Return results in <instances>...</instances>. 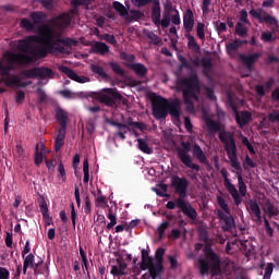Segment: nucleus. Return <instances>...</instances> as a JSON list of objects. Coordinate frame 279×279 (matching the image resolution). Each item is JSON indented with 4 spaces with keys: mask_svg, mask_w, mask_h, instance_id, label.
I'll list each match as a JSON object with an SVG mask.
<instances>
[{
    "mask_svg": "<svg viewBox=\"0 0 279 279\" xmlns=\"http://www.w3.org/2000/svg\"><path fill=\"white\" fill-rule=\"evenodd\" d=\"M7 62V65L3 64V62H0V75L2 77L0 84L1 82H3L5 86H15L16 88H26V86H29V84H32V82H22L19 75L10 76L11 71H16V69H21L22 66L32 64V59L29 56L23 53L8 52Z\"/></svg>",
    "mask_w": 279,
    "mask_h": 279,
    "instance_id": "1",
    "label": "nucleus"
},
{
    "mask_svg": "<svg viewBox=\"0 0 279 279\" xmlns=\"http://www.w3.org/2000/svg\"><path fill=\"white\" fill-rule=\"evenodd\" d=\"M205 258H198V272L201 276H208L210 271L213 278L223 276L228 272V263L221 264V257L210 246L204 248Z\"/></svg>",
    "mask_w": 279,
    "mask_h": 279,
    "instance_id": "2",
    "label": "nucleus"
},
{
    "mask_svg": "<svg viewBox=\"0 0 279 279\" xmlns=\"http://www.w3.org/2000/svg\"><path fill=\"white\" fill-rule=\"evenodd\" d=\"M180 84L183 93V100L186 106L187 112H195L194 101H199V95L202 93V86L199 85V76L197 72L193 71L189 77L180 80Z\"/></svg>",
    "mask_w": 279,
    "mask_h": 279,
    "instance_id": "3",
    "label": "nucleus"
},
{
    "mask_svg": "<svg viewBox=\"0 0 279 279\" xmlns=\"http://www.w3.org/2000/svg\"><path fill=\"white\" fill-rule=\"evenodd\" d=\"M34 43H36V36L32 35L24 39L17 40V50L20 52H13V53H23L24 56H28V58L32 59V62L34 60H41L43 58H47V48H43V46H34Z\"/></svg>",
    "mask_w": 279,
    "mask_h": 279,
    "instance_id": "4",
    "label": "nucleus"
},
{
    "mask_svg": "<svg viewBox=\"0 0 279 279\" xmlns=\"http://www.w3.org/2000/svg\"><path fill=\"white\" fill-rule=\"evenodd\" d=\"M219 141L225 145V151L231 162L232 169L241 171V162H239V148L236 147V140L234 133L221 131L218 135Z\"/></svg>",
    "mask_w": 279,
    "mask_h": 279,
    "instance_id": "5",
    "label": "nucleus"
},
{
    "mask_svg": "<svg viewBox=\"0 0 279 279\" xmlns=\"http://www.w3.org/2000/svg\"><path fill=\"white\" fill-rule=\"evenodd\" d=\"M248 14L259 21V23H266V25L270 26V32H263L262 33V40L264 43H271L274 40V34L278 32V19L276 16L263 11V9H252Z\"/></svg>",
    "mask_w": 279,
    "mask_h": 279,
    "instance_id": "6",
    "label": "nucleus"
},
{
    "mask_svg": "<svg viewBox=\"0 0 279 279\" xmlns=\"http://www.w3.org/2000/svg\"><path fill=\"white\" fill-rule=\"evenodd\" d=\"M94 99L100 101L108 108H114L117 101H123V95L117 90V88H102L100 92L94 94Z\"/></svg>",
    "mask_w": 279,
    "mask_h": 279,
    "instance_id": "7",
    "label": "nucleus"
},
{
    "mask_svg": "<svg viewBox=\"0 0 279 279\" xmlns=\"http://www.w3.org/2000/svg\"><path fill=\"white\" fill-rule=\"evenodd\" d=\"M148 99L151 102L153 117H155L157 121L167 119L169 100L162 96L156 95V93L150 94Z\"/></svg>",
    "mask_w": 279,
    "mask_h": 279,
    "instance_id": "8",
    "label": "nucleus"
},
{
    "mask_svg": "<svg viewBox=\"0 0 279 279\" xmlns=\"http://www.w3.org/2000/svg\"><path fill=\"white\" fill-rule=\"evenodd\" d=\"M181 147L177 148V156L178 158H180L181 162H183V165H185V167H187L189 169L199 171V165L193 163L191 155H189V151H191V142H182Z\"/></svg>",
    "mask_w": 279,
    "mask_h": 279,
    "instance_id": "9",
    "label": "nucleus"
},
{
    "mask_svg": "<svg viewBox=\"0 0 279 279\" xmlns=\"http://www.w3.org/2000/svg\"><path fill=\"white\" fill-rule=\"evenodd\" d=\"M53 48H47V54L52 53V51H58V53H66V48L64 47H77L78 41L76 39L66 37H60V34L57 35V38L52 40ZM64 45V46H61Z\"/></svg>",
    "mask_w": 279,
    "mask_h": 279,
    "instance_id": "10",
    "label": "nucleus"
},
{
    "mask_svg": "<svg viewBox=\"0 0 279 279\" xmlns=\"http://www.w3.org/2000/svg\"><path fill=\"white\" fill-rule=\"evenodd\" d=\"M22 75H24V77H27V80H36V77H38L39 80H47V77L53 80V70L46 66L33 68L29 70H24L22 72Z\"/></svg>",
    "mask_w": 279,
    "mask_h": 279,
    "instance_id": "11",
    "label": "nucleus"
},
{
    "mask_svg": "<svg viewBox=\"0 0 279 279\" xmlns=\"http://www.w3.org/2000/svg\"><path fill=\"white\" fill-rule=\"evenodd\" d=\"M220 173L225 180V187L230 193L235 206H241L243 199L239 195V190H236V186H234V184L230 182V179L228 178V170H226V168H222Z\"/></svg>",
    "mask_w": 279,
    "mask_h": 279,
    "instance_id": "12",
    "label": "nucleus"
},
{
    "mask_svg": "<svg viewBox=\"0 0 279 279\" xmlns=\"http://www.w3.org/2000/svg\"><path fill=\"white\" fill-rule=\"evenodd\" d=\"M171 186L179 195V199L186 197V190L189 189V180H186V178H180L178 175L172 177Z\"/></svg>",
    "mask_w": 279,
    "mask_h": 279,
    "instance_id": "13",
    "label": "nucleus"
},
{
    "mask_svg": "<svg viewBox=\"0 0 279 279\" xmlns=\"http://www.w3.org/2000/svg\"><path fill=\"white\" fill-rule=\"evenodd\" d=\"M177 206L191 221H197V210L191 204L182 198H177Z\"/></svg>",
    "mask_w": 279,
    "mask_h": 279,
    "instance_id": "14",
    "label": "nucleus"
},
{
    "mask_svg": "<svg viewBox=\"0 0 279 279\" xmlns=\"http://www.w3.org/2000/svg\"><path fill=\"white\" fill-rule=\"evenodd\" d=\"M59 71H61V73H64V75H66L70 80H73V82H77L78 84H86L87 82H90V77L80 76L69 66L60 65Z\"/></svg>",
    "mask_w": 279,
    "mask_h": 279,
    "instance_id": "15",
    "label": "nucleus"
},
{
    "mask_svg": "<svg viewBox=\"0 0 279 279\" xmlns=\"http://www.w3.org/2000/svg\"><path fill=\"white\" fill-rule=\"evenodd\" d=\"M183 27L186 34H191L193 32V27H195V14L191 9H186L183 13Z\"/></svg>",
    "mask_w": 279,
    "mask_h": 279,
    "instance_id": "16",
    "label": "nucleus"
},
{
    "mask_svg": "<svg viewBox=\"0 0 279 279\" xmlns=\"http://www.w3.org/2000/svg\"><path fill=\"white\" fill-rule=\"evenodd\" d=\"M56 120L58 121L60 128L59 130H65L69 128V112L66 110L58 107L56 109Z\"/></svg>",
    "mask_w": 279,
    "mask_h": 279,
    "instance_id": "17",
    "label": "nucleus"
},
{
    "mask_svg": "<svg viewBox=\"0 0 279 279\" xmlns=\"http://www.w3.org/2000/svg\"><path fill=\"white\" fill-rule=\"evenodd\" d=\"M182 104L180 102V99L175 98L171 102H168V114L170 113V117L173 119H180L182 114Z\"/></svg>",
    "mask_w": 279,
    "mask_h": 279,
    "instance_id": "18",
    "label": "nucleus"
},
{
    "mask_svg": "<svg viewBox=\"0 0 279 279\" xmlns=\"http://www.w3.org/2000/svg\"><path fill=\"white\" fill-rule=\"evenodd\" d=\"M53 25L57 29H66L71 25V14L62 13L53 20Z\"/></svg>",
    "mask_w": 279,
    "mask_h": 279,
    "instance_id": "19",
    "label": "nucleus"
},
{
    "mask_svg": "<svg viewBox=\"0 0 279 279\" xmlns=\"http://www.w3.org/2000/svg\"><path fill=\"white\" fill-rule=\"evenodd\" d=\"M263 53L255 52L252 54H240V60H242L243 64H245L246 69L252 70L254 64L258 61V58H262Z\"/></svg>",
    "mask_w": 279,
    "mask_h": 279,
    "instance_id": "20",
    "label": "nucleus"
},
{
    "mask_svg": "<svg viewBox=\"0 0 279 279\" xmlns=\"http://www.w3.org/2000/svg\"><path fill=\"white\" fill-rule=\"evenodd\" d=\"M161 9H160V1L155 0L151 7V21L156 27H160L161 24Z\"/></svg>",
    "mask_w": 279,
    "mask_h": 279,
    "instance_id": "21",
    "label": "nucleus"
},
{
    "mask_svg": "<svg viewBox=\"0 0 279 279\" xmlns=\"http://www.w3.org/2000/svg\"><path fill=\"white\" fill-rule=\"evenodd\" d=\"M128 69H131L137 75V77H147V66L143 63H129L126 64Z\"/></svg>",
    "mask_w": 279,
    "mask_h": 279,
    "instance_id": "22",
    "label": "nucleus"
},
{
    "mask_svg": "<svg viewBox=\"0 0 279 279\" xmlns=\"http://www.w3.org/2000/svg\"><path fill=\"white\" fill-rule=\"evenodd\" d=\"M205 125L208 132H210L211 134H217V132L221 134V132H226V130H221V122L213 120L210 118L205 119Z\"/></svg>",
    "mask_w": 279,
    "mask_h": 279,
    "instance_id": "23",
    "label": "nucleus"
},
{
    "mask_svg": "<svg viewBox=\"0 0 279 279\" xmlns=\"http://www.w3.org/2000/svg\"><path fill=\"white\" fill-rule=\"evenodd\" d=\"M235 121L240 128H245L252 121V113L250 111L235 112Z\"/></svg>",
    "mask_w": 279,
    "mask_h": 279,
    "instance_id": "24",
    "label": "nucleus"
},
{
    "mask_svg": "<svg viewBox=\"0 0 279 279\" xmlns=\"http://www.w3.org/2000/svg\"><path fill=\"white\" fill-rule=\"evenodd\" d=\"M192 154L194 158H196V160H198V162H201L202 165H206V162H208V158L206 157V154L202 149V146H199L196 143L193 145Z\"/></svg>",
    "mask_w": 279,
    "mask_h": 279,
    "instance_id": "25",
    "label": "nucleus"
},
{
    "mask_svg": "<svg viewBox=\"0 0 279 279\" xmlns=\"http://www.w3.org/2000/svg\"><path fill=\"white\" fill-rule=\"evenodd\" d=\"M110 52V47L102 41H95L92 46V53H98L99 56H106Z\"/></svg>",
    "mask_w": 279,
    "mask_h": 279,
    "instance_id": "26",
    "label": "nucleus"
},
{
    "mask_svg": "<svg viewBox=\"0 0 279 279\" xmlns=\"http://www.w3.org/2000/svg\"><path fill=\"white\" fill-rule=\"evenodd\" d=\"M66 138V130L59 129L54 140V151H59L64 147V140Z\"/></svg>",
    "mask_w": 279,
    "mask_h": 279,
    "instance_id": "27",
    "label": "nucleus"
},
{
    "mask_svg": "<svg viewBox=\"0 0 279 279\" xmlns=\"http://www.w3.org/2000/svg\"><path fill=\"white\" fill-rule=\"evenodd\" d=\"M89 69L92 73H94L95 75H98V77H101V80H110V75L106 72L104 66L97 63H93L90 64Z\"/></svg>",
    "mask_w": 279,
    "mask_h": 279,
    "instance_id": "28",
    "label": "nucleus"
},
{
    "mask_svg": "<svg viewBox=\"0 0 279 279\" xmlns=\"http://www.w3.org/2000/svg\"><path fill=\"white\" fill-rule=\"evenodd\" d=\"M248 206H250L251 213L256 217L257 221L262 223L263 213L260 211V206H258V203L254 199H250Z\"/></svg>",
    "mask_w": 279,
    "mask_h": 279,
    "instance_id": "29",
    "label": "nucleus"
},
{
    "mask_svg": "<svg viewBox=\"0 0 279 279\" xmlns=\"http://www.w3.org/2000/svg\"><path fill=\"white\" fill-rule=\"evenodd\" d=\"M149 276L151 279L158 278L160 276L161 271H165V266L160 262H155L149 268Z\"/></svg>",
    "mask_w": 279,
    "mask_h": 279,
    "instance_id": "30",
    "label": "nucleus"
},
{
    "mask_svg": "<svg viewBox=\"0 0 279 279\" xmlns=\"http://www.w3.org/2000/svg\"><path fill=\"white\" fill-rule=\"evenodd\" d=\"M264 213L268 214V217H278V209L274 206L270 199H266L263 207Z\"/></svg>",
    "mask_w": 279,
    "mask_h": 279,
    "instance_id": "31",
    "label": "nucleus"
},
{
    "mask_svg": "<svg viewBox=\"0 0 279 279\" xmlns=\"http://www.w3.org/2000/svg\"><path fill=\"white\" fill-rule=\"evenodd\" d=\"M53 38H56V36L53 35V31L47 27L45 45L41 46V48L46 49V57H47V49H53V40H56Z\"/></svg>",
    "mask_w": 279,
    "mask_h": 279,
    "instance_id": "32",
    "label": "nucleus"
},
{
    "mask_svg": "<svg viewBox=\"0 0 279 279\" xmlns=\"http://www.w3.org/2000/svg\"><path fill=\"white\" fill-rule=\"evenodd\" d=\"M107 65L111 69L114 75H118L119 77H125V71L123 70L121 64H119V62L110 61L107 63Z\"/></svg>",
    "mask_w": 279,
    "mask_h": 279,
    "instance_id": "33",
    "label": "nucleus"
},
{
    "mask_svg": "<svg viewBox=\"0 0 279 279\" xmlns=\"http://www.w3.org/2000/svg\"><path fill=\"white\" fill-rule=\"evenodd\" d=\"M112 8L113 10H116V12H118L119 16H121L122 19H128V14L130 13L128 11V8H125V5H123V3L119 2V1H113L112 3Z\"/></svg>",
    "mask_w": 279,
    "mask_h": 279,
    "instance_id": "34",
    "label": "nucleus"
},
{
    "mask_svg": "<svg viewBox=\"0 0 279 279\" xmlns=\"http://www.w3.org/2000/svg\"><path fill=\"white\" fill-rule=\"evenodd\" d=\"M241 45H247V40H241V39H235L233 43H229L226 46L227 49V53L232 54L234 53V51L239 50V47H241Z\"/></svg>",
    "mask_w": 279,
    "mask_h": 279,
    "instance_id": "35",
    "label": "nucleus"
},
{
    "mask_svg": "<svg viewBox=\"0 0 279 279\" xmlns=\"http://www.w3.org/2000/svg\"><path fill=\"white\" fill-rule=\"evenodd\" d=\"M31 19L34 25H43L45 23V19H47V14L40 11H34L31 13Z\"/></svg>",
    "mask_w": 279,
    "mask_h": 279,
    "instance_id": "36",
    "label": "nucleus"
},
{
    "mask_svg": "<svg viewBox=\"0 0 279 279\" xmlns=\"http://www.w3.org/2000/svg\"><path fill=\"white\" fill-rule=\"evenodd\" d=\"M201 65L203 68V75L210 77V71H213V60L210 58L202 59Z\"/></svg>",
    "mask_w": 279,
    "mask_h": 279,
    "instance_id": "37",
    "label": "nucleus"
},
{
    "mask_svg": "<svg viewBox=\"0 0 279 279\" xmlns=\"http://www.w3.org/2000/svg\"><path fill=\"white\" fill-rule=\"evenodd\" d=\"M35 260V256L34 253H29L26 257L24 256V265H23V274L25 276V274H27V269H34V267L36 266L34 264Z\"/></svg>",
    "mask_w": 279,
    "mask_h": 279,
    "instance_id": "38",
    "label": "nucleus"
},
{
    "mask_svg": "<svg viewBox=\"0 0 279 279\" xmlns=\"http://www.w3.org/2000/svg\"><path fill=\"white\" fill-rule=\"evenodd\" d=\"M185 38H187L189 49H193L195 53H199V51H202V47L198 46L197 41L195 40V36L191 35V33H187Z\"/></svg>",
    "mask_w": 279,
    "mask_h": 279,
    "instance_id": "39",
    "label": "nucleus"
},
{
    "mask_svg": "<svg viewBox=\"0 0 279 279\" xmlns=\"http://www.w3.org/2000/svg\"><path fill=\"white\" fill-rule=\"evenodd\" d=\"M145 16V13H143L140 10H131L130 13L126 16V21L129 23H134L136 21H141Z\"/></svg>",
    "mask_w": 279,
    "mask_h": 279,
    "instance_id": "40",
    "label": "nucleus"
},
{
    "mask_svg": "<svg viewBox=\"0 0 279 279\" xmlns=\"http://www.w3.org/2000/svg\"><path fill=\"white\" fill-rule=\"evenodd\" d=\"M238 189L240 197H245L247 195V185L245 184V181H243V175L241 173H238Z\"/></svg>",
    "mask_w": 279,
    "mask_h": 279,
    "instance_id": "41",
    "label": "nucleus"
},
{
    "mask_svg": "<svg viewBox=\"0 0 279 279\" xmlns=\"http://www.w3.org/2000/svg\"><path fill=\"white\" fill-rule=\"evenodd\" d=\"M137 147L140 151H143V154H154V149L149 147V144L143 138H137Z\"/></svg>",
    "mask_w": 279,
    "mask_h": 279,
    "instance_id": "42",
    "label": "nucleus"
},
{
    "mask_svg": "<svg viewBox=\"0 0 279 279\" xmlns=\"http://www.w3.org/2000/svg\"><path fill=\"white\" fill-rule=\"evenodd\" d=\"M223 225H222V230L225 232H230V230H232V228H234V217L232 216H227L226 218L222 219Z\"/></svg>",
    "mask_w": 279,
    "mask_h": 279,
    "instance_id": "43",
    "label": "nucleus"
},
{
    "mask_svg": "<svg viewBox=\"0 0 279 279\" xmlns=\"http://www.w3.org/2000/svg\"><path fill=\"white\" fill-rule=\"evenodd\" d=\"M128 125L129 128H135V130H140V132L147 131V124H145L144 122H134L132 118L128 119Z\"/></svg>",
    "mask_w": 279,
    "mask_h": 279,
    "instance_id": "44",
    "label": "nucleus"
},
{
    "mask_svg": "<svg viewBox=\"0 0 279 279\" xmlns=\"http://www.w3.org/2000/svg\"><path fill=\"white\" fill-rule=\"evenodd\" d=\"M83 173H84L83 182L84 184H88V181L90 180V170L88 166V159H85L83 161Z\"/></svg>",
    "mask_w": 279,
    "mask_h": 279,
    "instance_id": "45",
    "label": "nucleus"
},
{
    "mask_svg": "<svg viewBox=\"0 0 279 279\" xmlns=\"http://www.w3.org/2000/svg\"><path fill=\"white\" fill-rule=\"evenodd\" d=\"M107 218L109 219V223L107 225V230H112L117 223V214L112 211V209H109V213L107 215Z\"/></svg>",
    "mask_w": 279,
    "mask_h": 279,
    "instance_id": "46",
    "label": "nucleus"
},
{
    "mask_svg": "<svg viewBox=\"0 0 279 279\" xmlns=\"http://www.w3.org/2000/svg\"><path fill=\"white\" fill-rule=\"evenodd\" d=\"M217 203L218 206H220L221 210L226 213L227 215H230V207L228 206V203H226V198L222 196H217Z\"/></svg>",
    "mask_w": 279,
    "mask_h": 279,
    "instance_id": "47",
    "label": "nucleus"
},
{
    "mask_svg": "<svg viewBox=\"0 0 279 279\" xmlns=\"http://www.w3.org/2000/svg\"><path fill=\"white\" fill-rule=\"evenodd\" d=\"M39 210L44 217V219H50L49 218V207L47 206V201L43 199L40 203H39Z\"/></svg>",
    "mask_w": 279,
    "mask_h": 279,
    "instance_id": "48",
    "label": "nucleus"
},
{
    "mask_svg": "<svg viewBox=\"0 0 279 279\" xmlns=\"http://www.w3.org/2000/svg\"><path fill=\"white\" fill-rule=\"evenodd\" d=\"M235 34H238V36L241 38H245V36H247V28L243 25V23L239 22L235 25Z\"/></svg>",
    "mask_w": 279,
    "mask_h": 279,
    "instance_id": "49",
    "label": "nucleus"
},
{
    "mask_svg": "<svg viewBox=\"0 0 279 279\" xmlns=\"http://www.w3.org/2000/svg\"><path fill=\"white\" fill-rule=\"evenodd\" d=\"M162 20H161V27L163 29H167V27H169V25H171V13L170 12H167V11H163V14H162Z\"/></svg>",
    "mask_w": 279,
    "mask_h": 279,
    "instance_id": "50",
    "label": "nucleus"
},
{
    "mask_svg": "<svg viewBox=\"0 0 279 279\" xmlns=\"http://www.w3.org/2000/svg\"><path fill=\"white\" fill-rule=\"evenodd\" d=\"M206 25L202 22H198L197 26H196V34L199 38V40H205L206 38V33L204 32Z\"/></svg>",
    "mask_w": 279,
    "mask_h": 279,
    "instance_id": "51",
    "label": "nucleus"
},
{
    "mask_svg": "<svg viewBox=\"0 0 279 279\" xmlns=\"http://www.w3.org/2000/svg\"><path fill=\"white\" fill-rule=\"evenodd\" d=\"M155 263H165V248L159 247L155 253Z\"/></svg>",
    "mask_w": 279,
    "mask_h": 279,
    "instance_id": "52",
    "label": "nucleus"
},
{
    "mask_svg": "<svg viewBox=\"0 0 279 279\" xmlns=\"http://www.w3.org/2000/svg\"><path fill=\"white\" fill-rule=\"evenodd\" d=\"M146 37L153 43V45H160L162 39L158 35H156L154 32H148L146 34Z\"/></svg>",
    "mask_w": 279,
    "mask_h": 279,
    "instance_id": "53",
    "label": "nucleus"
},
{
    "mask_svg": "<svg viewBox=\"0 0 279 279\" xmlns=\"http://www.w3.org/2000/svg\"><path fill=\"white\" fill-rule=\"evenodd\" d=\"M155 1L156 0H131L136 8H145V5H149V3H154Z\"/></svg>",
    "mask_w": 279,
    "mask_h": 279,
    "instance_id": "54",
    "label": "nucleus"
},
{
    "mask_svg": "<svg viewBox=\"0 0 279 279\" xmlns=\"http://www.w3.org/2000/svg\"><path fill=\"white\" fill-rule=\"evenodd\" d=\"M120 58H121V60H124L129 64H132L134 62V60H136V56L129 54L128 52H123V51L120 53Z\"/></svg>",
    "mask_w": 279,
    "mask_h": 279,
    "instance_id": "55",
    "label": "nucleus"
},
{
    "mask_svg": "<svg viewBox=\"0 0 279 279\" xmlns=\"http://www.w3.org/2000/svg\"><path fill=\"white\" fill-rule=\"evenodd\" d=\"M154 265V259L150 257H145V259H142V265H141V269L145 270V269H149L150 266Z\"/></svg>",
    "mask_w": 279,
    "mask_h": 279,
    "instance_id": "56",
    "label": "nucleus"
},
{
    "mask_svg": "<svg viewBox=\"0 0 279 279\" xmlns=\"http://www.w3.org/2000/svg\"><path fill=\"white\" fill-rule=\"evenodd\" d=\"M263 219L266 233L268 234V236H274V229L271 228V225H269V220L267 219L266 216H264Z\"/></svg>",
    "mask_w": 279,
    "mask_h": 279,
    "instance_id": "57",
    "label": "nucleus"
},
{
    "mask_svg": "<svg viewBox=\"0 0 279 279\" xmlns=\"http://www.w3.org/2000/svg\"><path fill=\"white\" fill-rule=\"evenodd\" d=\"M21 25L24 29H27L28 32H32V29H34V24L28 19H22Z\"/></svg>",
    "mask_w": 279,
    "mask_h": 279,
    "instance_id": "58",
    "label": "nucleus"
},
{
    "mask_svg": "<svg viewBox=\"0 0 279 279\" xmlns=\"http://www.w3.org/2000/svg\"><path fill=\"white\" fill-rule=\"evenodd\" d=\"M101 40H106V43H109V45H117V38L114 35L105 34L100 37Z\"/></svg>",
    "mask_w": 279,
    "mask_h": 279,
    "instance_id": "59",
    "label": "nucleus"
},
{
    "mask_svg": "<svg viewBox=\"0 0 279 279\" xmlns=\"http://www.w3.org/2000/svg\"><path fill=\"white\" fill-rule=\"evenodd\" d=\"M58 172L60 173L62 182H66V170L64 169V163H62V161L58 165Z\"/></svg>",
    "mask_w": 279,
    "mask_h": 279,
    "instance_id": "60",
    "label": "nucleus"
},
{
    "mask_svg": "<svg viewBox=\"0 0 279 279\" xmlns=\"http://www.w3.org/2000/svg\"><path fill=\"white\" fill-rule=\"evenodd\" d=\"M198 236L199 241H202L203 243H208V241H210V239L208 238V231H206L205 229H201L198 231Z\"/></svg>",
    "mask_w": 279,
    "mask_h": 279,
    "instance_id": "61",
    "label": "nucleus"
},
{
    "mask_svg": "<svg viewBox=\"0 0 279 279\" xmlns=\"http://www.w3.org/2000/svg\"><path fill=\"white\" fill-rule=\"evenodd\" d=\"M44 156L43 153L38 151V145L36 146V153H35V165L37 167H40L43 165Z\"/></svg>",
    "mask_w": 279,
    "mask_h": 279,
    "instance_id": "62",
    "label": "nucleus"
},
{
    "mask_svg": "<svg viewBox=\"0 0 279 279\" xmlns=\"http://www.w3.org/2000/svg\"><path fill=\"white\" fill-rule=\"evenodd\" d=\"M38 2L43 8H45V10H53V0H39Z\"/></svg>",
    "mask_w": 279,
    "mask_h": 279,
    "instance_id": "63",
    "label": "nucleus"
},
{
    "mask_svg": "<svg viewBox=\"0 0 279 279\" xmlns=\"http://www.w3.org/2000/svg\"><path fill=\"white\" fill-rule=\"evenodd\" d=\"M271 274H274V264L269 263L266 268H265V275L264 278L265 279H270L271 278Z\"/></svg>",
    "mask_w": 279,
    "mask_h": 279,
    "instance_id": "64",
    "label": "nucleus"
}]
</instances>
